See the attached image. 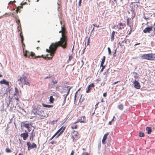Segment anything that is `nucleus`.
Returning a JSON list of instances; mask_svg holds the SVG:
<instances>
[{
  "label": "nucleus",
  "mask_w": 155,
  "mask_h": 155,
  "mask_svg": "<svg viewBox=\"0 0 155 155\" xmlns=\"http://www.w3.org/2000/svg\"><path fill=\"white\" fill-rule=\"evenodd\" d=\"M5 151L7 153H10L11 152V150L8 147L6 148L5 150Z\"/></svg>",
  "instance_id": "nucleus-31"
},
{
  "label": "nucleus",
  "mask_w": 155,
  "mask_h": 155,
  "mask_svg": "<svg viewBox=\"0 0 155 155\" xmlns=\"http://www.w3.org/2000/svg\"><path fill=\"white\" fill-rule=\"evenodd\" d=\"M74 150H72L71 151L70 155H74Z\"/></svg>",
  "instance_id": "nucleus-55"
},
{
  "label": "nucleus",
  "mask_w": 155,
  "mask_h": 155,
  "mask_svg": "<svg viewBox=\"0 0 155 155\" xmlns=\"http://www.w3.org/2000/svg\"><path fill=\"white\" fill-rule=\"evenodd\" d=\"M100 67H102V68L100 71V72H101L103 71L104 69L105 68V66L103 65V66H100Z\"/></svg>",
  "instance_id": "nucleus-32"
},
{
  "label": "nucleus",
  "mask_w": 155,
  "mask_h": 155,
  "mask_svg": "<svg viewBox=\"0 0 155 155\" xmlns=\"http://www.w3.org/2000/svg\"><path fill=\"white\" fill-rule=\"evenodd\" d=\"M72 55H69L68 57V61H70L72 59Z\"/></svg>",
  "instance_id": "nucleus-42"
},
{
  "label": "nucleus",
  "mask_w": 155,
  "mask_h": 155,
  "mask_svg": "<svg viewBox=\"0 0 155 155\" xmlns=\"http://www.w3.org/2000/svg\"><path fill=\"white\" fill-rule=\"evenodd\" d=\"M15 93H14V94L15 95H16L17 94H18L19 91L18 89V88L16 87H15Z\"/></svg>",
  "instance_id": "nucleus-28"
},
{
  "label": "nucleus",
  "mask_w": 155,
  "mask_h": 155,
  "mask_svg": "<svg viewBox=\"0 0 155 155\" xmlns=\"http://www.w3.org/2000/svg\"><path fill=\"white\" fill-rule=\"evenodd\" d=\"M33 131H32L31 134L30 135L29 139L30 140L32 141L33 139V138L35 136V135H33Z\"/></svg>",
  "instance_id": "nucleus-24"
},
{
  "label": "nucleus",
  "mask_w": 155,
  "mask_h": 155,
  "mask_svg": "<svg viewBox=\"0 0 155 155\" xmlns=\"http://www.w3.org/2000/svg\"><path fill=\"white\" fill-rule=\"evenodd\" d=\"M63 96H64V99L63 103V105H64L65 104V103L66 100V97H67V96H66L65 95H64Z\"/></svg>",
  "instance_id": "nucleus-29"
},
{
  "label": "nucleus",
  "mask_w": 155,
  "mask_h": 155,
  "mask_svg": "<svg viewBox=\"0 0 155 155\" xmlns=\"http://www.w3.org/2000/svg\"><path fill=\"white\" fill-rule=\"evenodd\" d=\"M16 23L18 24V26L21 27V24L20 22V21L19 19H18L17 21H16Z\"/></svg>",
  "instance_id": "nucleus-34"
},
{
  "label": "nucleus",
  "mask_w": 155,
  "mask_h": 155,
  "mask_svg": "<svg viewBox=\"0 0 155 155\" xmlns=\"http://www.w3.org/2000/svg\"><path fill=\"white\" fill-rule=\"evenodd\" d=\"M51 143L52 144H56L57 143V142L56 141H52L51 142Z\"/></svg>",
  "instance_id": "nucleus-50"
},
{
  "label": "nucleus",
  "mask_w": 155,
  "mask_h": 155,
  "mask_svg": "<svg viewBox=\"0 0 155 155\" xmlns=\"http://www.w3.org/2000/svg\"><path fill=\"white\" fill-rule=\"evenodd\" d=\"M65 127H64L63 126L61 127L50 139V140H52L59 133V134L56 137V138H58L63 132L65 129Z\"/></svg>",
  "instance_id": "nucleus-3"
},
{
  "label": "nucleus",
  "mask_w": 155,
  "mask_h": 155,
  "mask_svg": "<svg viewBox=\"0 0 155 155\" xmlns=\"http://www.w3.org/2000/svg\"><path fill=\"white\" fill-rule=\"evenodd\" d=\"M115 34V32L114 31H113L111 35V41H113L114 39V36Z\"/></svg>",
  "instance_id": "nucleus-23"
},
{
  "label": "nucleus",
  "mask_w": 155,
  "mask_h": 155,
  "mask_svg": "<svg viewBox=\"0 0 155 155\" xmlns=\"http://www.w3.org/2000/svg\"><path fill=\"white\" fill-rule=\"evenodd\" d=\"M22 123L23 124V126L26 128H28L29 127V124L28 123L25 124L24 122H23Z\"/></svg>",
  "instance_id": "nucleus-25"
},
{
  "label": "nucleus",
  "mask_w": 155,
  "mask_h": 155,
  "mask_svg": "<svg viewBox=\"0 0 155 155\" xmlns=\"http://www.w3.org/2000/svg\"><path fill=\"white\" fill-rule=\"evenodd\" d=\"M115 118V117L114 116L113 117V118L112 119L111 121H113L114 120Z\"/></svg>",
  "instance_id": "nucleus-64"
},
{
  "label": "nucleus",
  "mask_w": 155,
  "mask_h": 155,
  "mask_svg": "<svg viewBox=\"0 0 155 155\" xmlns=\"http://www.w3.org/2000/svg\"><path fill=\"white\" fill-rule=\"evenodd\" d=\"M90 87L91 88L92 87H93L94 86V84L93 83H91L88 86Z\"/></svg>",
  "instance_id": "nucleus-39"
},
{
  "label": "nucleus",
  "mask_w": 155,
  "mask_h": 155,
  "mask_svg": "<svg viewBox=\"0 0 155 155\" xmlns=\"http://www.w3.org/2000/svg\"><path fill=\"white\" fill-rule=\"evenodd\" d=\"M101 143H100L98 144V148H100V147H101Z\"/></svg>",
  "instance_id": "nucleus-60"
},
{
  "label": "nucleus",
  "mask_w": 155,
  "mask_h": 155,
  "mask_svg": "<svg viewBox=\"0 0 155 155\" xmlns=\"http://www.w3.org/2000/svg\"><path fill=\"white\" fill-rule=\"evenodd\" d=\"M78 133L76 131H74L72 134L71 138L73 139L74 142L78 138Z\"/></svg>",
  "instance_id": "nucleus-5"
},
{
  "label": "nucleus",
  "mask_w": 155,
  "mask_h": 155,
  "mask_svg": "<svg viewBox=\"0 0 155 155\" xmlns=\"http://www.w3.org/2000/svg\"><path fill=\"white\" fill-rule=\"evenodd\" d=\"M27 129H28V131H30L31 130V128L29 127H28V128H27Z\"/></svg>",
  "instance_id": "nucleus-54"
},
{
  "label": "nucleus",
  "mask_w": 155,
  "mask_h": 155,
  "mask_svg": "<svg viewBox=\"0 0 155 155\" xmlns=\"http://www.w3.org/2000/svg\"><path fill=\"white\" fill-rule=\"evenodd\" d=\"M25 133H24L21 134V137H23V139L24 140H26L27 137H28V133L26 130H25Z\"/></svg>",
  "instance_id": "nucleus-9"
},
{
  "label": "nucleus",
  "mask_w": 155,
  "mask_h": 155,
  "mask_svg": "<svg viewBox=\"0 0 155 155\" xmlns=\"http://www.w3.org/2000/svg\"><path fill=\"white\" fill-rule=\"evenodd\" d=\"M108 134H107L104 135L103 138L102 140V143L103 144H104L105 143V141L107 138V136L108 135Z\"/></svg>",
  "instance_id": "nucleus-13"
},
{
  "label": "nucleus",
  "mask_w": 155,
  "mask_h": 155,
  "mask_svg": "<svg viewBox=\"0 0 155 155\" xmlns=\"http://www.w3.org/2000/svg\"><path fill=\"white\" fill-rule=\"evenodd\" d=\"M18 82V84L20 85H21L22 87H23V84L22 83V82H21V81H19Z\"/></svg>",
  "instance_id": "nucleus-45"
},
{
  "label": "nucleus",
  "mask_w": 155,
  "mask_h": 155,
  "mask_svg": "<svg viewBox=\"0 0 155 155\" xmlns=\"http://www.w3.org/2000/svg\"><path fill=\"white\" fill-rule=\"evenodd\" d=\"M81 0H79V2H78V6H81Z\"/></svg>",
  "instance_id": "nucleus-44"
},
{
  "label": "nucleus",
  "mask_w": 155,
  "mask_h": 155,
  "mask_svg": "<svg viewBox=\"0 0 155 155\" xmlns=\"http://www.w3.org/2000/svg\"><path fill=\"white\" fill-rule=\"evenodd\" d=\"M87 88V89L86 91V92L87 93H88L90 92V90H91V88L89 86H88Z\"/></svg>",
  "instance_id": "nucleus-33"
},
{
  "label": "nucleus",
  "mask_w": 155,
  "mask_h": 155,
  "mask_svg": "<svg viewBox=\"0 0 155 155\" xmlns=\"http://www.w3.org/2000/svg\"><path fill=\"white\" fill-rule=\"evenodd\" d=\"M62 37L60 38V40L55 43H52L49 47V49H47L46 51L50 53V56L48 57L49 59H51L54 55L57 48L58 46H61L63 48H65L67 46V39L65 37L63 36V34L62 33Z\"/></svg>",
  "instance_id": "nucleus-1"
},
{
  "label": "nucleus",
  "mask_w": 155,
  "mask_h": 155,
  "mask_svg": "<svg viewBox=\"0 0 155 155\" xmlns=\"http://www.w3.org/2000/svg\"><path fill=\"white\" fill-rule=\"evenodd\" d=\"M119 25L120 26H123L125 25H124L122 23H119Z\"/></svg>",
  "instance_id": "nucleus-63"
},
{
  "label": "nucleus",
  "mask_w": 155,
  "mask_h": 155,
  "mask_svg": "<svg viewBox=\"0 0 155 155\" xmlns=\"http://www.w3.org/2000/svg\"><path fill=\"white\" fill-rule=\"evenodd\" d=\"M127 25H128L129 26L131 27V25H129V18H128L127 19Z\"/></svg>",
  "instance_id": "nucleus-35"
},
{
  "label": "nucleus",
  "mask_w": 155,
  "mask_h": 155,
  "mask_svg": "<svg viewBox=\"0 0 155 155\" xmlns=\"http://www.w3.org/2000/svg\"><path fill=\"white\" fill-rule=\"evenodd\" d=\"M42 105L43 107H47L48 108H50L53 107V105H47L45 104L44 103L42 104Z\"/></svg>",
  "instance_id": "nucleus-20"
},
{
  "label": "nucleus",
  "mask_w": 155,
  "mask_h": 155,
  "mask_svg": "<svg viewBox=\"0 0 155 155\" xmlns=\"http://www.w3.org/2000/svg\"><path fill=\"white\" fill-rule=\"evenodd\" d=\"M149 60L152 61L155 60V54H149Z\"/></svg>",
  "instance_id": "nucleus-11"
},
{
  "label": "nucleus",
  "mask_w": 155,
  "mask_h": 155,
  "mask_svg": "<svg viewBox=\"0 0 155 155\" xmlns=\"http://www.w3.org/2000/svg\"><path fill=\"white\" fill-rule=\"evenodd\" d=\"M20 38H21V43L22 44V46L23 47V46H25V44L23 43V41L24 39V38H23V35L22 34V32H21L20 33Z\"/></svg>",
  "instance_id": "nucleus-18"
},
{
  "label": "nucleus",
  "mask_w": 155,
  "mask_h": 155,
  "mask_svg": "<svg viewBox=\"0 0 155 155\" xmlns=\"http://www.w3.org/2000/svg\"><path fill=\"white\" fill-rule=\"evenodd\" d=\"M146 130L147 131V133L148 134H150L152 132V129L150 127H147L146 128Z\"/></svg>",
  "instance_id": "nucleus-14"
},
{
  "label": "nucleus",
  "mask_w": 155,
  "mask_h": 155,
  "mask_svg": "<svg viewBox=\"0 0 155 155\" xmlns=\"http://www.w3.org/2000/svg\"><path fill=\"white\" fill-rule=\"evenodd\" d=\"M116 49L115 50H114V52L113 53V56H114V57H115L116 56Z\"/></svg>",
  "instance_id": "nucleus-47"
},
{
  "label": "nucleus",
  "mask_w": 155,
  "mask_h": 155,
  "mask_svg": "<svg viewBox=\"0 0 155 155\" xmlns=\"http://www.w3.org/2000/svg\"><path fill=\"white\" fill-rule=\"evenodd\" d=\"M24 76V75H22V77H21L20 76H18V79L17 80L18 81H21V82H23V83L24 79H23V76Z\"/></svg>",
  "instance_id": "nucleus-22"
},
{
  "label": "nucleus",
  "mask_w": 155,
  "mask_h": 155,
  "mask_svg": "<svg viewBox=\"0 0 155 155\" xmlns=\"http://www.w3.org/2000/svg\"><path fill=\"white\" fill-rule=\"evenodd\" d=\"M117 108L120 110H122L123 109V105L122 104L118 105Z\"/></svg>",
  "instance_id": "nucleus-27"
},
{
  "label": "nucleus",
  "mask_w": 155,
  "mask_h": 155,
  "mask_svg": "<svg viewBox=\"0 0 155 155\" xmlns=\"http://www.w3.org/2000/svg\"><path fill=\"white\" fill-rule=\"evenodd\" d=\"M15 100H16L17 101V103L18 104V103L17 102L18 101H19V98L17 97V98H15Z\"/></svg>",
  "instance_id": "nucleus-58"
},
{
  "label": "nucleus",
  "mask_w": 155,
  "mask_h": 155,
  "mask_svg": "<svg viewBox=\"0 0 155 155\" xmlns=\"http://www.w3.org/2000/svg\"><path fill=\"white\" fill-rule=\"evenodd\" d=\"M153 31V28L152 26H148L146 27L143 31L144 33H150L151 31Z\"/></svg>",
  "instance_id": "nucleus-6"
},
{
  "label": "nucleus",
  "mask_w": 155,
  "mask_h": 155,
  "mask_svg": "<svg viewBox=\"0 0 155 155\" xmlns=\"http://www.w3.org/2000/svg\"><path fill=\"white\" fill-rule=\"evenodd\" d=\"M139 136L140 137H143L144 136V134L143 133L140 132L139 133Z\"/></svg>",
  "instance_id": "nucleus-30"
},
{
  "label": "nucleus",
  "mask_w": 155,
  "mask_h": 155,
  "mask_svg": "<svg viewBox=\"0 0 155 155\" xmlns=\"http://www.w3.org/2000/svg\"><path fill=\"white\" fill-rule=\"evenodd\" d=\"M134 78H135V80H136L137 79H138V80L139 78V77L137 75H135L134 76Z\"/></svg>",
  "instance_id": "nucleus-41"
},
{
  "label": "nucleus",
  "mask_w": 155,
  "mask_h": 155,
  "mask_svg": "<svg viewBox=\"0 0 155 155\" xmlns=\"http://www.w3.org/2000/svg\"><path fill=\"white\" fill-rule=\"evenodd\" d=\"M23 53L24 56L26 57H27L30 59H32L34 58H40L41 57L39 56H35V54L33 52H30L26 50L25 51H24Z\"/></svg>",
  "instance_id": "nucleus-2"
},
{
  "label": "nucleus",
  "mask_w": 155,
  "mask_h": 155,
  "mask_svg": "<svg viewBox=\"0 0 155 155\" xmlns=\"http://www.w3.org/2000/svg\"><path fill=\"white\" fill-rule=\"evenodd\" d=\"M93 25L94 27H97V28H99V27H100L99 25H96V24H93Z\"/></svg>",
  "instance_id": "nucleus-49"
},
{
  "label": "nucleus",
  "mask_w": 155,
  "mask_h": 155,
  "mask_svg": "<svg viewBox=\"0 0 155 155\" xmlns=\"http://www.w3.org/2000/svg\"><path fill=\"white\" fill-rule=\"evenodd\" d=\"M85 117L84 116H82L78 120V121L81 123H84V118Z\"/></svg>",
  "instance_id": "nucleus-19"
},
{
  "label": "nucleus",
  "mask_w": 155,
  "mask_h": 155,
  "mask_svg": "<svg viewBox=\"0 0 155 155\" xmlns=\"http://www.w3.org/2000/svg\"><path fill=\"white\" fill-rule=\"evenodd\" d=\"M26 145L28 146V150H29L32 148H36L37 147L36 144L35 143H32V145H31V143L29 142H28L27 143Z\"/></svg>",
  "instance_id": "nucleus-4"
},
{
  "label": "nucleus",
  "mask_w": 155,
  "mask_h": 155,
  "mask_svg": "<svg viewBox=\"0 0 155 155\" xmlns=\"http://www.w3.org/2000/svg\"><path fill=\"white\" fill-rule=\"evenodd\" d=\"M130 28H131L130 29V30L129 32L128 33V35L130 34L131 33V31H132V28H131V27H130Z\"/></svg>",
  "instance_id": "nucleus-59"
},
{
  "label": "nucleus",
  "mask_w": 155,
  "mask_h": 155,
  "mask_svg": "<svg viewBox=\"0 0 155 155\" xmlns=\"http://www.w3.org/2000/svg\"><path fill=\"white\" fill-rule=\"evenodd\" d=\"M81 155H89V154L87 152L83 153Z\"/></svg>",
  "instance_id": "nucleus-43"
},
{
  "label": "nucleus",
  "mask_w": 155,
  "mask_h": 155,
  "mask_svg": "<svg viewBox=\"0 0 155 155\" xmlns=\"http://www.w3.org/2000/svg\"><path fill=\"white\" fill-rule=\"evenodd\" d=\"M44 111L41 110V109L39 111V112L38 113L37 115H38L41 117H44L45 116L43 115Z\"/></svg>",
  "instance_id": "nucleus-17"
},
{
  "label": "nucleus",
  "mask_w": 155,
  "mask_h": 155,
  "mask_svg": "<svg viewBox=\"0 0 155 155\" xmlns=\"http://www.w3.org/2000/svg\"><path fill=\"white\" fill-rule=\"evenodd\" d=\"M58 81L55 80V81H52V82L54 84H56L57 83Z\"/></svg>",
  "instance_id": "nucleus-52"
},
{
  "label": "nucleus",
  "mask_w": 155,
  "mask_h": 155,
  "mask_svg": "<svg viewBox=\"0 0 155 155\" xmlns=\"http://www.w3.org/2000/svg\"><path fill=\"white\" fill-rule=\"evenodd\" d=\"M107 92L104 93L103 94V96L104 97H106L107 96Z\"/></svg>",
  "instance_id": "nucleus-48"
},
{
  "label": "nucleus",
  "mask_w": 155,
  "mask_h": 155,
  "mask_svg": "<svg viewBox=\"0 0 155 155\" xmlns=\"http://www.w3.org/2000/svg\"><path fill=\"white\" fill-rule=\"evenodd\" d=\"M23 79H24V82H23L24 84L29 85V83L26 80V77L25 76H23Z\"/></svg>",
  "instance_id": "nucleus-15"
},
{
  "label": "nucleus",
  "mask_w": 155,
  "mask_h": 155,
  "mask_svg": "<svg viewBox=\"0 0 155 155\" xmlns=\"http://www.w3.org/2000/svg\"><path fill=\"white\" fill-rule=\"evenodd\" d=\"M71 89V87H70L69 88H68V92H67V94H65V95H66L67 96L68 95V94L69 93Z\"/></svg>",
  "instance_id": "nucleus-40"
},
{
  "label": "nucleus",
  "mask_w": 155,
  "mask_h": 155,
  "mask_svg": "<svg viewBox=\"0 0 155 155\" xmlns=\"http://www.w3.org/2000/svg\"><path fill=\"white\" fill-rule=\"evenodd\" d=\"M54 101V99L53 98V96H51L49 97V101L51 103H53Z\"/></svg>",
  "instance_id": "nucleus-26"
},
{
  "label": "nucleus",
  "mask_w": 155,
  "mask_h": 155,
  "mask_svg": "<svg viewBox=\"0 0 155 155\" xmlns=\"http://www.w3.org/2000/svg\"><path fill=\"white\" fill-rule=\"evenodd\" d=\"M81 88H80L75 93V94H76L77 93H78V92L80 91L81 90Z\"/></svg>",
  "instance_id": "nucleus-62"
},
{
  "label": "nucleus",
  "mask_w": 155,
  "mask_h": 155,
  "mask_svg": "<svg viewBox=\"0 0 155 155\" xmlns=\"http://www.w3.org/2000/svg\"><path fill=\"white\" fill-rule=\"evenodd\" d=\"M98 104V103H97L95 105V109H96V108H97V105Z\"/></svg>",
  "instance_id": "nucleus-57"
},
{
  "label": "nucleus",
  "mask_w": 155,
  "mask_h": 155,
  "mask_svg": "<svg viewBox=\"0 0 155 155\" xmlns=\"http://www.w3.org/2000/svg\"><path fill=\"white\" fill-rule=\"evenodd\" d=\"M153 28V32L151 34V35L153 36L155 35V23H154L153 26H152Z\"/></svg>",
  "instance_id": "nucleus-16"
},
{
  "label": "nucleus",
  "mask_w": 155,
  "mask_h": 155,
  "mask_svg": "<svg viewBox=\"0 0 155 155\" xmlns=\"http://www.w3.org/2000/svg\"><path fill=\"white\" fill-rule=\"evenodd\" d=\"M118 28L119 29H122L123 28V27H118Z\"/></svg>",
  "instance_id": "nucleus-61"
},
{
  "label": "nucleus",
  "mask_w": 155,
  "mask_h": 155,
  "mask_svg": "<svg viewBox=\"0 0 155 155\" xmlns=\"http://www.w3.org/2000/svg\"><path fill=\"white\" fill-rule=\"evenodd\" d=\"M109 70V68L105 72L106 73V76H105V78H107V74H109L108 71Z\"/></svg>",
  "instance_id": "nucleus-36"
},
{
  "label": "nucleus",
  "mask_w": 155,
  "mask_h": 155,
  "mask_svg": "<svg viewBox=\"0 0 155 155\" xmlns=\"http://www.w3.org/2000/svg\"><path fill=\"white\" fill-rule=\"evenodd\" d=\"M40 110L41 109L39 107H34L33 108L31 112L35 115H37L38 113L39 112V111H40Z\"/></svg>",
  "instance_id": "nucleus-8"
},
{
  "label": "nucleus",
  "mask_w": 155,
  "mask_h": 155,
  "mask_svg": "<svg viewBox=\"0 0 155 155\" xmlns=\"http://www.w3.org/2000/svg\"><path fill=\"white\" fill-rule=\"evenodd\" d=\"M133 84L135 88L137 89H140V83L136 80L133 82Z\"/></svg>",
  "instance_id": "nucleus-7"
},
{
  "label": "nucleus",
  "mask_w": 155,
  "mask_h": 155,
  "mask_svg": "<svg viewBox=\"0 0 155 155\" xmlns=\"http://www.w3.org/2000/svg\"><path fill=\"white\" fill-rule=\"evenodd\" d=\"M124 42V41H122L121 42H119V44L120 46H121L123 43Z\"/></svg>",
  "instance_id": "nucleus-46"
},
{
  "label": "nucleus",
  "mask_w": 155,
  "mask_h": 155,
  "mask_svg": "<svg viewBox=\"0 0 155 155\" xmlns=\"http://www.w3.org/2000/svg\"><path fill=\"white\" fill-rule=\"evenodd\" d=\"M77 128V125H75L74 127H72V129H76Z\"/></svg>",
  "instance_id": "nucleus-51"
},
{
  "label": "nucleus",
  "mask_w": 155,
  "mask_h": 155,
  "mask_svg": "<svg viewBox=\"0 0 155 155\" xmlns=\"http://www.w3.org/2000/svg\"><path fill=\"white\" fill-rule=\"evenodd\" d=\"M139 0H135L134 3H139Z\"/></svg>",
  "instance_id": "nucleus-53"
},
{
  "label": "nucleus",
  "mask_w": 155,
  "mask_h": 155,
  "mask_svg": "<svg viewBox=\"0 0 155 155\" xmlns=\"http://www.w3.org/2000/svg\"><path fill=\"white\" fill-rule=\"evenodd\" d=\"M107 49L108 51V53L109 54H111V50L109 47H108L107 48Z\"/></svg>",
  "instance_id": "nucleus-38"
},
{
  "label": "nucleus",
  "mask_w": 155,
  "mask_h": 155,
  "mask_svg": "<svg viewBox=\"0 0 155 155\" xmlns=\"http://www.w3.org/2000/svg\"><path fill=\"white\" fill-rule=\"evenodd\" d=\"M0 83L1 84H4L6 85H8L9 82L8 81H7L5 79H3L2 80L0 81Z\"/></svg>",
  "instance_id": "nucleus-12"
},
{
  "label": "nucleus",
  "mask_w": 155,
  "mask_h": 155,
  "mask_svg": "<svg viewBox=\"0 0 155 155\" xmlns=\"http://www.w3.org/2000/svg\"><path fill=\"white\" fill-rule=\"evenodd\" d=\"M106 57L105 56L103 57V58L102 59L101 62V63L100 66H102L103 65L105 60Z\"/></svg>",
  "instance_id": "nucleus-21"
},
{
  "label": "nucleus",
  "mask_w": 155,
  "mask_h": 155,
  "mask_svg": "<svg viewBox=\"0 0 155 155\" xmlns=\"http://www.w3.org/2000/svg\"><path fill=\"white\" fill-rule=\"evenodd\" d=\"M90 37H89L87 39V45H89V44L90 42Z\"/></svg>",
  "instance_id": "nucleus-37"
},
{
  "label": "nucleus",
  "mask_w": 155,
  "mask_h": 155,
  "mask_svg": "<svg viewBox=\"0 0 155 155\" xmlns=\"http://www.w3.org/2000/svg\"><path fill=\"white\" fill-rule=\"evenodd\" d=\"M149 54H145L141 56V58L143 59H146L149 60Z\"/></svg>",
  "instance_id": "nucleus-10"
},
{
  "label": "nucleus",
  "mask_w": 155,
  "mask_h": 155,
  "mask_svg": "<svg viewBox=\"0 0 155 155\" xmlns=\"http://www.w3.org/2000/svg\"><path fill=\"white\" fill-rule=\"evenodd\" d=\"M143 18L145 19H149V18L148 17H147L146 16H144L143 17Z\"/></svg>",
  "instance_id": "nucleus-56"
}]
</instances>
